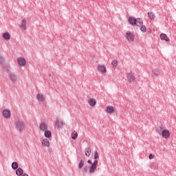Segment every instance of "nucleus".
Segmentation results:
<instances>
[{
	"instance_id": "obj_1",
	"label": "nucleus",
	"mask_w": 176,
	"mask_h": 176,
	"mask_svg": "<svg viewBox=\"0 0 176 176\" xmlns=\"http://www.w3.org/2000/svg\"><path fill=\"white\" fill-rule=\"evenodd\" d=\"M94 159L95 160L91 166L89 168V174H94L96 173V170H97V166H98V152L96 151L94 152Z\"/></svg>"
},
{
	"instance_id": "obj_2",
	"label": "nucleus",
	"mask_w": 176,
	"mask_h": 176,
	"mask_svg": "<svg viewBox=\"0 0 176 176\" xmlns=\"http://www.w3.org/2000/svg\"><path fill=\"white\" fill-rule=\"evenodd\" d=\"M14 126L16 130L19 131V133H21V131H23V130L25 129V124L24 123V121L21 120H15Z\"/></svg>"
},
{
	"instance_id": "obj_3",
	"label": "nucleus",
	"mask_w": 176,
	"mask_h": 176,
	"mask_svg": "<svg viewBox=\"0 0 176 176\" xmlns=\"http://www.w3.org/2000/svg\"><path fill=\"white\" fill-rule=\"evenodd\" d=\"M129 23L131 24V25H136L137 27H140L144 24V22L142 21V19L138 18H133L130 16L129 18Z\"/></svg>"
},
{
	"instance_id": "obj_4",
	"label": "nucleus",
	"mask_w": 176,
	"mask_h": 176,
	"mask_svg": "<svg viewBox=\"0 0 176 176\" xmlns=\"http://www.w3.org/2000/svg\"><path fill=\"white\" fill-rule=\"evenodd\" d=\"M158 133H162V136L163 138H170V131H168L167 129H163V126H160Z\"/></svg>"
},
{
	"instance_id": "obj_5",
	"label": "nucleus",
	"mask_w": 176,
	"mask_h": 176,
	"mask_svg": "<svg viewBox=\"0 0 176 176\" xmlns=\"http://www.w3.org/2000/svg\"><path fill=\"white\" fill-rule=\"evenodd\" d=\"M9 79L11 80V82L15 85V83H17L19 82V77H17V74L13 73V72H10L8 74Z\"/></svg>"
},
{
	"instance_id": "obj_6",
	"label": "nucleus",
	"mask_w": 176,
	"mask_h": 176,
	"mask_svg": "<svg viewBox=\"0 0 176 176\" xmlns=\"http://www.w3.org/2000/svg\"><path fill=\"white\" fill-rule=\"evenodd\" d=\"M126 38L129 42H134V39H135V35L133 34L131 32L128 31L126 33Z\"/></svg>"
},
{
	"instance_id": "obj_7",
	"label": "nucleus",
	"mask_w": 176,
	"mask_h": 176,
	"mask_svg": "<svg viewBox=\"0 0 176 176\" xmlns=\"http://www.w3.org/2000/svg\"><path fill=\"white\" fill-rule=\"evenodd\" d=\"M127 79L130 83H135V77L133 73H129L127 74Z\"/></svg>"
},
{
	"instance_id": "obj_8",
	"label": "nucleus",
	"mask_w": 176,
	"mask_h": 176,
	"mask_svg": "<svg viewBox=\"0 0 176 176\" xmlns=\"http://www.w3.org/2000/svg\"><path fill=\"white\" fill-rule=\"evenodd\" d=\"M2 114L3 118H5V119H10V111L8 109H4L2 111Z\"/></svg>"
},
{
	"instance_id": "obj_9",
	"label": "nucleus",
	"mask_w": 176,
	"mask_h": 176,
	"mask_svg": "<svg viewBox=\"0 0 176 176\" xmlns=\"http://www.w3.org/2000/svg\"><path fill=\"white\" fill-rule=\"evenodd\" d=\"M18 64L20 67H24L26 64L25 58H17Z\"/></svg>"
},
{
	"instance_id": "obj_10",
	"label": "nucleus",
	"mask_w": 176,
	"mask_h": 176,
	"mask_svg": "<svg viewBox=\"0 0 176 176\" xmlns=\"http://www.w3.org/2000/svg\"><path fill=\"white\" fill-rule=\"evenodd\" d=\"M20 28L23 30H27V20L25 19L22 20L20 25Z\"/></svg>"
},
{
	"instance_id": "obj_11",
	"label": "nucleus",
	"mask_w": 176,
	"mask_h": 176,
	"mask_svg": "<svg viewBox=\"0 0 176 176\" xmlns=\"http://www.w3.org/2000/svg\"><path fill=\"white\" fill-rule=\"evenodd\" d=\"M151 75L153 76V78H157V76H159V75H160V70L157 69H155L152 71Z\"/></svg>"
},
{
	"instance_id": "obj_12",
	"label": "nucleus",
	"mask_w": 176,
	"mask_h": 176,
	"mask_svg": "<svg viewBox=\"0 0 176 176\" xmlns=\"http://www.w3.org/2000/svg\"><path fill=\"white\" fill-rule=\"evenodd\" d=\"M36 98H37L38 101H39L40 102H43V101H45V96H43V94H39V93L37 94Z\"/></svg>"
},
{
	"instance_id": "obj_13",
	"label": "nucleus",
	"mask_w": 176,
	"mask_h": 176,
	"mask_svg": "<svg viewBox=\"0 0 176 176\" xmlns=\"http://www.w3.org/2000/svg\"><path fill=\"white\" fill-rule=\"evenodd\" d=\"M40 129L41 131H46V130H47V124H46V122H43L40 124Z\"/></svg>"
},
{
	"instance_id": "obj_14",
	"label": "nucleus",
	"mask_w": 176,
	"mask_h": 176,
	"mask_svg": "<svg viewBox=\"0 0 176 176\" xmlns=\"http://www.w3.org/2000/svg\"><path fill=\"white\" fill-rule=\"evenodd\" d=\"M56 124L58 129H63V126H64V122H63L60 120H56Z\"/></svg>"
},
{
	"instance_id": "obj_15",
	"label": "nucleus",
	"mask_w": 176,
	"mask_h": 176,
	"mask_svg": "<svg viewBox=\"0 0 176 176\" xmlns=\"http://www.w3.org/2000/svg\"><path fill=\"white\" fill-rule=\"evenodd\" d=\"M98 69L100 71V72H102V74H105L107 72V68H105V66L104 65H98Z\"/></svg>"
},
{
	"instance_id": "obj_16",
	"label": "nucleus",
	"mask_w": 176,
	"mask_h": 176,
	"mask_svg": "<svg viewBox=\"0 0 176 176\" xmlns=\"http://www.w3.org/2000/svg\"><path fill=\"white\" fill-rule=\"evenodd\" d=\"M160 38L162 41H165L166 42H170V38H168L166 34H161Z\"/></svg>"
},
{
	"instance_id": "obj_17",
	"label": "nucleus",
	"mask_w": 176,
	"mask_h": 176,
	"mask_svg": "<svg viewBox=\"0 0 176 176\" xmlns=\"http://www.w3.org/2000/svg\"><path fill=\"white\" fill-rule=\"evenodd\" d=\"M24 171L23 170V168H18L16 170V175L17 176H23Z\"/></svg>"
},
{
	"instance_id": "obj_18",
	"label": "nucleus",
	"mask_w": 176,
	"mask_h": 176,
	"mask_svg": "<svg viewBox=\"0 0 176 176\" xmlns=\"http://www.w3.org/2000/svg\"><path fill=\"white\" fill-rule=\"evenodd\" d=\"M88 104L91 105V107H94L97 104V101H96V99L90 98L88 101Z\"/></svg>"
},
{
	"instance_id": "obj_19",
	"label": "nucleus",
	"mask_w": 176,
	"mask_h": 176,
	"mask_svg": "<svg viewBox=\"0 0 176 176\" xmlns=\"http://www.w3.org/2000/svg\"><path fill=\"white\" fill-rule=\"evenodd\" d=\"M106 111L108 113H113V112H115V108L112 106H109L107 107Z\"/></svg>"
},
{
	"instance_id": "obj_20",
	"label": "nucleus",
	"mask_w": 176,
	"mask_h": 176,
	"mask_svg": "<svg viewBox=\"0 0 176 176\" xmlns=\"http://www.w3.org/2000/svg\"><path fill=\"white\" fill-rule=\"evenodd\" d=\"M41 144L43 146H50V142H49V140L47 139L43 140Z\"/></svg>"
},
{
	"instance_id": "obj_21",
	"label": "nucleus",
	"mask_w": 176,
	"mask_h": 176,
	"mask_svg": "<svg viewBox=\"0 0 176 176\" xmlns=\"http://www.w3.org/2000/svg\"><path fill=\"white\" fill-rule=\"evenodd\" d=\"M85 155L89 157V156H90V155H91V149H90V148L87 147L85 148Z\"/></svg>"
},
{
	"instance_id": "obj_22",
	"label": "nucleus",
	"mask_w": 176,
	"mask_h": 176,
	"mask_svg": "<svg viewBox=\"0 0 176 176\" xmlns=\"http://www.w3.org/2000/svg\"><path fill=\"white\" fill-rule=\"evenodd\" d=\"M3 39H6V41H9V39H10V34H9V32L3 33Z\"/></svg>"
},
{
	"instance_id": "obj_23",
	"label": "nucleus",
	"mask_w": 176,
	"mask_h": 176,
	"mask_svg": "<svg viewBox=\"0 0 176 176\" xmlns=\"http://www.w3.org/2000/svg\"><path fill=\"white\" fill-rule=\"evenodd\" d=\"M44 135L45 137H46V138H50V137H52V132L50 131H44Z\"/></svg>"
},
{
	"instance_id": "obj_24",
	"label": "nucleus",
	"mask_w": 176,
	"mask_h": 176,
	"mask_svg": "<svg viewBox=\"0 0 176 176\" xmlns=\"http://www.w3.org/2000/svg\"><path fill=\"white\" fill-rule=\"evenodd\" d=\"M11 166L12 170H17V168H19V164L16 162H14L12 163Z\"/></svg>"
},
{
	"instance_id": "obj_25",
	"label": "nucleus",
	"mask_w": 176,
	"mask_h": 176,
	"mask_svg": "<svg viewBox=\"0 0 176 176\" xmlns=\"http://www.w3.org/2000/svg\"><path fill=\"white\" fill-rule=\"evenodd\" d=\"M3 71H5L6 72H9V71H10V66L9 65H4L3 66Z\"/></svg>"
},
{
	"instance_id": "obj_26",
	"label": "nucleus",
	"mask_w": 176,
	"mask_h": 176,
	"mask_svg": "<svg viewBox=\"0 0 176 176\" xmlns=\"http://www.w3.org/2000/svg\"><path fill=\"white\" fill-rule=\"evenodd\" d=\"M72 140H76L78 138V132L74 131L72 133Z\"/></svg>"
},
{
	"instance_id": "obj_27",
	"label": "nucleus",
	"mask_w": 176,
	"mask_h": 176,
	"mask_svg": "<svg viewBox=\"0 0 176 176\" xmlns=\"http://www.w3.org/2000/svg\"><path fill=\"white\" fill-rule=\"evenodd\" d=\"M148 16L151 20H153L155 19V14H153V12H148Z\"/></svg>"
},
{
	"instance_id": "obj_28",
	"label": "nucleus",
	"mask_w": 176,
	"mask_h": 176,
	"mask_svg": "<svg viewBox=\"0 0 176 176\" xmlns=\"http://www.w3.org/2000/svg\"><path fill=\"white\" fill-rule=\"evenodd\" d=\"M83 166H85V161L83 160H81L78 164V168H82Z\"/></svg>"
},
{
	"instance_id": "obj_29",
	"label": "nucleus",
	"mask_w": 176,
	"mask_h": 176,
	"mask_svg": "<svg viewBox=\"0 0 176 176\" xmlns=\"http://www.w3.org/2000/svg\"><path fill=\"white\" fill-rule=\"evenodd\" d=\"M140 27V31H142V32H146V27H145V25H142Z\"/></svg>"
},
{
	"instance_id": "obj_30",
	"label": "nucleus",
	"mask_w": 176,
	"mask_h": 176,
	"mask_svg": "<svg viewBox=\"0 0 176 176\" xmlns=\"http://www.w3.org/2000/svg\"><path fill=\"white\" fill-rule=\"evenodd\" d=\"M111 65L113 67H118V60H112Z\"/></svg>"
},
{
	"instance_id": "obj_31",
	"label": "nucleus",
	"mask_w": 176,
	"mask_h": 176,
	"mask_svg": "<svg viewBox=\"0 0 176 176\" xmlns=\"http://www.w3.org/2000/svg\"><path fill=\"white\" fill-rule=\"evenodd\" d=\"M5 61V58H3L2 56H0V64H3Z\"/></svg>"
},
{
	"instance_id": "obj_32",
	"label": "nucleus",
	"mask_w": 176,
	"mask_h": 176,
	"mask_svg": "<svg viewBox=\"0 0 176 176\" xmlns=\"http://www.w3.org/2000/svg\"><path fill=\"white\" fill-rule=\"evenodd\" d=\"M153 157H155L152 154H149L148 159L152 160V159H153Z\"/></svg>"
},
{
	"instance_id": "obj_33",
	"label": "nucleus",
	"mask_w": 176,
	"mask_h": 176,
	"mask_svg": "<svg viewBox=\"0 0 176 176\" xmlns=\"http://www.w3.org/2000/svg\"><path fill=\"white\" fill-rule=\"evenodd\" d=\"M83 173H87V166L84 167Z\"/></svg>"
},
{
	"instance_id": "obj_34",
	"label": "nucleus",
	"mask_w": 176,
	"mask_h": 176,
	"mask_svg": "<svg viewBox=\"0 0 176 176\" xmlns=\"http://www.w3.org/2000/svg\"><path fill=\"white\" fill-rule=\"evenodd\" d=\"M87 163H88V164H92V162H91V160H89L88 161H87Z\"/></svg>"
}]
</instances>
